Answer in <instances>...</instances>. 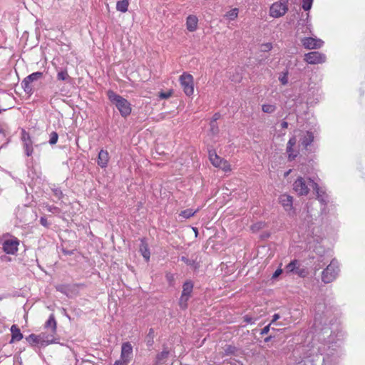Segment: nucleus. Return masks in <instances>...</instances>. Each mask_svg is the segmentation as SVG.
Returning a JSON list of instances; mask_svg holds the SVG:
<instances>
[{
    "mask_svg": "<svg viewBox=\"0 0 365 365\" xmlns=\"http://www.w3.org/2000/svg\"><path fill=\"white\" fill-rule=\"evenodd\" d=\"M271 339V336H267L264 339L265 342H268Z\"/></svg>",
    "mask_w": 365,
    "mask_h": 365,
    "instance_id": "nucleus-55",
    "label": "nucleus"
},
{
    "mask_svg": "<svg viewBox=\"0 0 365 365\" xmlns=\"http://www.w3.org/2000/svg\"><path fill=\"white\" fill-rule=\"evenodd\" d=\"M56 289L58 291L67 294V290L68 289V285H60V286H58L56 287Z\"/></svg>",
    "mask_w": 365,
    "mask_h": 365,
    "instance_id": "nucleus-40",
    "label": "nucleus"
},
{
    "mask_svg": "<svg viewBox=\"0 0 365 365\" xmlns=\"http://www.w3.org/2000/svg\"><path fill=\"white\" fill-rule=\"evenodd\" d=\"M295 273L300 277H305L307 274V272L305 269H299V267L297 269Z\"/></svg>",
    "mask_w": 365,
    "mask_h": 365,
    "instance_id": "nucleus-38",
    "label": "nucleus"
},
{
    "mask_svg": "<svg viewBox=\"0 0 365 365\" xmlns=\"http://www.w3.org/2000/svg\"><path fill=\"white\" fill-rule=\"evenodd\" d=\"M294 182L302 183V182H304V180L302 177H299V178H297V179L295 180Z\"/></svg>",
    "mask_w": 365,
    "mask_h": 365,
    "instance_id": "nucleus-52",
    "label": "nucleus"
},
{
    "mask_svg": "<svg viewBox=\"0 0 365 365\" xmlns=\"http://www.w3.org/2000/svg\"><path fill=\"white\" fill-rule=\"evenodd\" d=\"M153 334H154V330H153V329H152V328H151V329H150V330H149V333H148V335H152V336H153Z\"/></svg>",
    "mask_w": 365,
    "mask_h": 365,
    "instance_id": "nucleus-54",
    "label": "nucleus"
},
{
    "mask_svg": "<svg viewBox=\"0 0 365 365\" xmlns=\"http://www.w3.org/2000/svg\"><path fill=\"white\" fill-rule=\"evenodd\" d=\"M244 321L247 323H252V318L248 316L244 317Z\"/></svg>",
    "mask_w": 365,
    "mask_h": 365,
    "instance_id": "nucleus-47",
    "label": "nucleus"
},
{
    "mask_svg": "<svg viewBox=\"0 0 365 365\" xmlns=\"http://www.w3.org/2000/svg\"><path fill=\"white\" fill-rule=\"evenodd\" d=\"M302 46L307 49H317L322 46V40L317 38L306 37L301 41Z\"/></svg>",
    "mask_w": 365,
    "mask_h": 365,
    "instance_id": "nucleus-10",
    "label": "nucleus"
},
{
    "mask_svg": "<svg viewBox=\"0 0 365 365\" xmlns=\"http://www.w3.org/2000/svg\"><path fill=\"white\" fill-rule=\"evenodd\" d=\"M210 132L212 135H216L219 133V128L217 123L210 121Z\"/></svg>",
    "mask_w": 365,
    "mask_h": 365,
    "instance_id": "nucleus-32",
    "label": "nucleus"
},
{
    "mask_svg": "<svg viewBox=\"0 0 365 365\" xmlns=\"http://www.w3.org/2000/svg\"><path fill=\"white\" fill-rule=\"evenodd\" d=\"M199 208L195 210H193L192 209H187L181 211L179 215L184 219H189L190 217L194 216L197 212H199Z\"/></svg>",
    "mask_w": 365,
    "mask_h": 365,
    "instance_id": "nucleus-25",
    "label": "nucleus"
},
{
    "mask_svg": "<svg viewBox=\"0 0 365 365\" xmlns=\"http://www.w3.org/2000/svg\"><path fill=\"white\" fill-rule=\"evenodd\" d=\"M54 192H55V195H56L58 198H60V197H61V195H62V192H61V191H60V190H54Z\"/></svg>",
    "mask_w": 365,
    "mask_h": 365,
    "instance_id": "nucleus-50",
    "label": "nucleus"
},
{
    "mask_svg": "<svg viewBox=\"0 0 365 365\" xmlns=\"http://www.w3.org/2000/svg\"><path fill=\"white\" fill-rule=\"evenodd\" d=\"M181 261L185 262L186 264L192 267L195 269L198 267V264L195 260L190 259L186 257H182Z\"/></svg>",
    "mask_w": 365,
    "mask_h": 365,
    "instance_id": "nucleus-30",
    "label": "nucleus"
},
{
    "mask_svg": "<svg viewBox=\"0 0 365 365\" xmlns=\"http://www.w3.org/2000/svg\"><path fill=\"white\" fill-rule=\"evenodd\" d=\"M310 26L309 24L307 25L306 27H305V31L302 30V33H306L307 31H309V32H311V28H310Z\"/></svg>",
    "mask_w": 365,
    "mask_h": 365,
    "instance_id": "nucleus-51",
    "label": "nucleus"
},
{
    "mask_svg": "<svg viewBox=\"0 0 365 365\" xmlns=\"http://www.w3.org/2000/svg\"><path fill=\"white\" fill-rule=\"evenodd\" d=\"M83 286V284H75L73 285V287H82Z\"/></svg>",
    "mask_w": 365,
    "mask_h": 365,
    "instance_id": "nucleus-53",
    "label": "nucleus"
},
{
    "mask_svg": "<svg viewBox=\"0 0 365 365\" xmlns=\"http://www.w3.org/2000/svg\"><path fill=\"white\" fill-rule=\"evenodd\" d=\"M198 19L194 15H189L186 19V28L189 31L193 32L197 28Z\"/></svg>",
    "mask_w": 365,
    "mask_h": 365,
    "instance_id": "nucleus-14",
    "label": "nucleus"
},
{
    "mask_svg": "<svg viewBox=\"0 0 365 365\" xmlns=\"http://www.w3.org/2000/svg\"><path fill=\"white\" fill-rule=\"evenodd\" d=\"M279 81L282 83V85H286L288 83V73H284L282 76L279 77Z\"/></svg>",
    "mask_w": 365,
    "mask_h": 365,
    "instance_id": "nucleus-36",
    "label": "nucleus"
},
{
    "mask_svg": "<svg viewBox=\"0 0 365 365\" xmlns=\"http://www.w3.org/2000/svg\"><path fill=\"white\" fill-rule=\"evenodd\" d=\"M190 298V297L181 294L180 298L179 299V306L181 309L185 310L187 308V302Z\"/></svg>",
    "mask_w": 365,
    "mask_h": 365,
    "instance_id": "nucleus-28",
    "label": "nucleus"
},
{
    "mask_svg": "<svg viewBox=\"0 0 365 365\" xmlns=\"http://www.w3.org/2000/svg\"><path fill=\"white\" fill-rule=\"evenodd\" d=\"M107 96L109 101L115 105L122 117L126 118L131 113V105L125 98L111 90L107 91Z\"/></svg>",
    "mask_w": 365,
    "mask_h": 365,
    "instance_id": "nucleus-1",
    "label": "nucleus"
},
{
    "mask_svg": "<svg viewBox=\"0 0 365 365\" xmlns=\"http://www.w3.org/2000/svg\"><path fill=\"white\" fill-rule=\"evenodd\" d=\"M270 325H271V324H269L267 326L264 327L261 330L260 334L261 335L267 334L269 331Z\"/></svg>",
    "mask_w": 365,
    "mask_h": 365,
    "instance_id": "nucleus-42",
    "label": "nucleus"
},
{
    "mask_svg": "<svg viewBox=\"0 0 365 365\" xmlns=\"http://www.w3.org/2000/svg\"><path fill=\"white\" fill-rule=\"evenodd\" d=\"M220 118V113H215L213 117H212V119L211 121H214L215 123H216V121Z\"/></svg>",
    "mask_w": 365,
    "mask_h": 365,
    "instance_id": "nucleus-45",
    "label": "nucleus"
},
{
    "mask_svg": "<svg viewBox=\"0 0 365 365\" xmlns=\"http://www.w3.org/2000/svg\"><path fill=\"white\" fill-rule=\"evenodd\" d=\"M294 190L299 195H306L308 194L309 188L307 187V184H294Z\"/></svg>",
    "mask_w": 365,
    "mask_h": 365,
    "instance_id": "nucleus-19",
    "label": "nucleus"
},
{
    "mask_svg": "<svg viewBox=\"0 0 365 365\" xmlns=\"http://www.w3.org/2000/svg\"><path fill=\"white\" fill-rule=\"evenodd\" d=\"M128 6H129L128 0L118 1L117 4H116V9L118 11L125 13L128 11Z\"/></svg>",
    "mask_w": 365,
    "mask_h": 365,
    "instance_id": "nucleus-24",
    "label": "nucleus"
},
{
    "mask_svg": "<svg viewBox=\"0 0 365 365\" xmlns=\"http://www.w3.org/2000/svg\"><path fill=\"white\" fill-rule=\"evenodd\" d=\"M46 328H51V332L54 334L56 331V321L55 319L54 315L52 314L50 315L48 319L46 321L45 324Z\"/></svg>",
    "mask_w": 365,
    "mask_h": 365,
    "instance_id": "nucleus-20",
    "label": "nucleus"
},
{
    "mask_svg": "<svg viewBox=\"0 0 365 365\" xmlns=\"http://www.w3.org/2000/svg\"><path fill=\"white\" fill-rule=\"evenodd\" d=\"M43 73L40 71L34 72L29 76H28L26 78H25V82L26 83H31L34 81H37L42 78Z\"/></svg>",
    "mask_w": 365,
    "mask_h": 365,
    "instance_id": "nucleus-26",
    "label": "nucleus"
},
{
    "mask_svg": "<svg viewBox=\"0 0 365 365\" xmlns=\"http://www.w3.org/2000/svg\"><path fill=\"white\" fill-rule=\"evenodd\" d=\"M110 156L109 153L106 150H101L98 153V156L97 159V164L101 168H106L108 165V163L109 162Z\"/></svg>",
    "mask_w": 365,
    "mask_h": 365,
    "instance_id": "nucleus-12",
    "label": "nucleus"
},
{
    "mask_svg": "<svg viewBox=\"0 0 365 365\" xmlns=\"http://www.w3.org/2000/svg\"><path fill=\"white\" fill-rule=\"evenodd\" d=\"M11 339L10 340V344L14 343V341H19L23 339V334L21 332L20 329L17 325L13 324L11 327Z\"/></svg>",
    "mask_w": 365,
    "mask_h": 365,
    "instance_id": "nucleus-15",
    "label": "nucleus"
},
{
    "mask_svg": "<svg viewBox=\"0 0 365 365\" xmlns=\"http://www.w3.org/2000/svg\"><path fill=\"white\" fill-rule=\"evenodd\" d=\"M299 267V262L297 259L291 261L286 267L285 270L287 273H291L297 271Z\"/></svg>",
    "mask_w": 365,
    "mask_h": 365,
    "instance_id": "nucleus-22",
    "label": "nucleus"
},
{
    "mask_svg": "<svg viewBox=\"0 0 365 365\" xmlns=\"http://www.w3.org/2000/svg\"><path fill=\"white\" fill-rule=\"evenodd\" d=\"M288 0H279L272 4L269 9V16L273 18H279L288 11Z\"/></svg>",
    "mask_w": 365,
    "mask_h": 365,
    "instance_id": "nucleus-4",
    "label": "nucleus"
},
{
    "mask_svg": "<svg viewBox=\"0 0 365 365\" xmlns=\"http://www.w3.org/2000/svg\"><path fill=\"white\" fill-rule=\"evenodd\" d=\"M281 127L283 129H287L288 128V123L286 121H282L281 123Z\"/></svg>",
    "mask_w": 365,
    "mask_h": 365,
    "instance_id": "nucleus-48",
    "label": "nucleus"
},
{
    "mask_svg": "<svg viewBox=\"0 0 365 365\" xmlns=\"http://www.w3.org/2000/svg\"><path fill=\"white\" fill-rule=\"evenodd\" d=\"M179 81L185 94L190 96L194 93V78L193 76L184 72L179 78Z\"/></svg>",
    "mask_w": 365,
    "mask_h": 365,
    "instance_id": "nucleus-3",
    "label": "nucleus"
},
{
    "mask_svg": "<svg viewBox=\"0 0 365 365\" xmlns=\"http://www.w3.org/2000/svg\"><path fill=\"white\" fill-rule=\"evenodd\" d=\"M278 202L282 206L284 211L290 217L296 215L295 209L293 207V197L287 194H282L278 198Z\"/></svg>",
    "mask_w": 365,
    "mask_h": 365,
    "instance_id": "nucleus-5",
    "label": "nucleus"
},
{
    "mask_svg": "<svg viewBox=\"0 0 365 365\" xmlns=\"http://www.w3.org/2000/svg\"><path fill=\"white\" fill-rule=\"evenodd\" d=\"M299 30H300V28H299V27H298V29H297V31L299 32Z\"/></svg>",
    "mask_w": 365,
    "mask_h": 365,
    "instance_id": "nucleus-56",
    "label": "nucleus"
},
{
    "mask_svg": "<svg viewBox=\"0 0 365 365\" xmlns=\"http://www.w3.org/2000/svg\"><path fill=\"white\" fill-rule=\"evenodd\" d=\"M209 158L211 162V163L216 168H218L220 163L222 161L223 159H222L220 157H219L215 152H210L209 153Z\"/></svg>",
    "mask_w": 365,
    "mask_h": 365,
    "instance_id": "nucleus-23",
    "label": "nucleus"
},
{
    "mask_svg": "<svg viewBox=\"0 0 365 365\" xmlns=\"http://www.w3.org/2000/svg\"><path fill=\"white\" fill-rule=\"evenodd\" d=\"M19 240L16 237H12L4 240L2 249L8 255H16L19 250Z\"/></svg>",
    "mask_w": 365,
    "mask_h": 365,
    "instance_id": "nucleus-7",
    "label": "nucleus"
},
{
    "mask_svg": "<svg viewBox=\"0 0 365 365\" xmlns=\"http://www.w3.org/2000/svg\"><path fill=\"white\" fill-rule=\"evenodd\" d=\"M140 252L146 262H148L150 257V252L148 244L144 240L141 241Z\"/></svg>",
    "mask_w": 365,
    "mask_h": 365,
    "instance_id": "nucleus-18",
    "label": "nucleus"
},
{
    "mask_svg": "<svg viewBox=\"0 0 365 365\" xmlns=\"http://www.w3.org/2000/svg\"><path fill=\"white\" fill-rule=\"evenodd\" d=\"M169 351L164 349L156 356L155 361L153 365H163L164 364L168 358Z\"/></svg>",
    "mask_w": 365,
    "mask_h": 365,
    "instance_id": "nucleus-17",
    "label": "nucleus"
},
{
    "mask_svg": "<svg viewBox=\"0 0 365 365\" xmlns=\"http://www.w3.org/2000/svg\"><path fill=\"white\" fill-rule=\"evenodd\" d=\"M160 96L162 98H168L170 96V93H160Z\"/></svg>",
    "mask_w": 365,
    "mask_h": 365,
    "instance_id": "nucleus-46",
    "label": "nucleus"
},
{
    "mask_svg": "<svg viewBox=\"0 0 365 365\" xmlns=\"http://www.w3.org/2000/svg\"><path fill=\"white\" fill-rule=\"evenodd\" d=\"M262 110L264 113H272L276 110V106L272 104H264L262 107Z\"/></svg>",
    "mask_w": 365,
    "mask_h": 365,
    "instance_id": "nucleus-29",
    "label": "nucleus"
},
{
    "mask_svg": "<svg viewBox=\"0 0 365 365\" xmlns=\"http://www.w3.org/2000/svg\"><path fill=\"white\" fill-rule=\"evenodd\" d=\"M193 289V283L191 281H186L182 285V294L191 297Z\"/></svg>",
    "mask_w": 365,
    "mask_h": 365,
    "instance_id": "nucleus-21",
    "label": "nucleus"
},
{
    "mask_svg": "<svg viewBox=\"0 0 365 365\" xmlns=\"http://www.w3.org/2000/svg\"><path fill=\"white\" fill-rule=\"evenodd\" d=\"M26 339L32 345L40 344L41 346H44L53 342V336L51 335L50 337H48L44 333H41L38 335L31 334L27 337Z\"/></svg>",
    "mask_w": 365,
    "mask_h": 365,
    "instance_id": "nucleus-6",
    "label": "nucleus"
},
{
    "mask_svg": "<svg viewBox=\"0 0 365 365\" xmlns=\"http://www.w3.org/2000/svg\"><path fill=\"white\" fill-rule=\"evenodd\" d=\"M297 143V138L295 136L292 137L287 145V153L288 154V158L289 160H293L297 155V152H295L293 147Z\"/></svg>",
    "mask_w": 365,
    "mask_h": 365,
    "instance_id": "nucleus-13",
    "label": "nucleus"
},
{
    "mask_svg": "<svg viewBox=\"0 0 365 365\" xmlns=\"http://www.w3.org/2000/svg\"><path fill=\"white\" fill-rule=\"evenodd\" d=\"M133 356V346L130 342L123 343L121 346L120 359L130 361Z\"/></svg>",
    "mask_w": 365,
    "mask_h": 365,
    "instance_id": "nucleus-11",
    "label": "nucleus"
},
{
    "mask_svg": "<svg viewBox=\"0 0 365 365\" xmlns=\"http://www.w3.org/2000/svg\"><path fill=\"white\" fill-rule=\"evenodd\" d=\"M21 139L23 143V148L26 155H32L34 153V141L31 140L29 133L22 130Z\"/></svg>",
    "mask_w": 365,
    "mask_h": 365,
    "instance_id": "nucleus-8",
    "label": "nucleus"
},
{
    "mask_svg": "<svg viewBox=\"0 0 365 365\" xmlns=\"http://www.w3.org/2000/svg\"><path fill=\"white\" fill-rule=\"evenodd\" d=\"M239 9L234 8L225 14V17L230 21H234L238 17Z\"/></svg>",
    "mask_w": 365,
    "mask_h": 365,
    "instance_id": "nucleus-27",
    "label": "nucleus"
},
{
    "mask_svg": "<svg viewBox=\"0 0 365 365\" xmlns=\"http://www.w3.org/2000/svg\"><path fill=\"white\" fill-rule=\"evenodd\" d=\"M58 133L56 132H52L51 134H50V140H49V143L51 145H54L57 143L58 141Z\"/></svg>",
    "mask_w": 365,
    "mask_h": 365,
    "instance_id": "nucleus-35",
    "label": "nucleus"
},
{
    "mask_svg": "<svg viewBox=\"0 0 365 365\" xmlns=\"http://www.w3.org/2000/svg\"><path fill=\"white\" fill-rule=\"evenodd\" d=\"M313 0H302V9L304 11H309L312 6Z\"/></svg>",
    "mask_w": 365,
    "mask_h": 365,
    "instance_id": "nucleus-34",
    "label": "nucleus"
},
{
    "mask_svg": "<svg viewBox=\"0 0 365 365\" xmlns=\"http://www.w3.org/2000/svg\"><path fill=\"white\" fill-rule=\"evenodd\" d=\"M282 273V269L281 268H278L273 274L272 278L278 277Z\"/></svg>",
    "mask_w": 365,
    "mask_h": 365,
    "instance_id": "nucleus-43",
    "label": "nucleus"
},
{
    "mask_svg": "<svg viewBox=\"0 0 365 365\" xmlns=\"http://www.w3.org/2000/svg\"><path fill=\"white\" fill-rule=\"evenodd\" d=\"M304 61L309 64L322 63L326 61V56L318 51H312L304 55Z\"/></svg>",
    "mask_w": 365,
    "mask_h": 365,
    "instance_id": "nucleus-9",
    "label": "nucleus"
},
{
    "mask_svg": "<svg viewBox=\"0 0 365 365\" xmlns=\"http://www.w3.org/2000/svg\"><path fill=\"white\" fill-rule=\"evenodd\" d=\"M219 168L222 169V170L227 172L231 170L230 163L225 160H222V161L220 163V165L218 166Z\"/></svg>",
    "mask_w": 365,
    "mask_h": 365,
    "instance_id": "nucleus-33",
    "label": "nucleus"
},
{
    "mask_svg": "<svg viewBox=\"0 0 365 365\" xmlns=\"http://www.w3.org/2000/svg\"><path fill=\"white\" fill-rule=\"evenodd\" d=\"M69 75L68 74V72L66 70H61V71L58 72L57 74V79L59 81H67L69 79Z\"/></svg>",
    "mask_w": 365,
    "mask_h": 365,
    "instance_id": "nucleus-31",
    "label": "nucleus"
},
{
    "mask_svg": "<svg viewBox=\"0 0 365 365\" xmlns=\"http://www.w3.org/2000/svg\"><path fill=\"white\" fill-rule=\"evenodd\" d=\"M40 222L41 223L42 225L43 226H47V220L46 219L43 218V217H41V220H40Z\"/></svg>",
    "mask_w": 365,
    "mask_h": 365,
    "instance_id": "nucleus-49",
    "label": "nucleus"
},
{
    "mask_svg": "<svg viewBox=\"0 0 365 365\" xmlns=\"http://www.w3.org/2000/svg\"><path fill=\"white\" fill-rule=\"evenodd\" d=\"M280 318V316L279 314H274L272 317V320L271 322V324L275 322L277 320H278Z\"/></svg>",
    "mask_w": 365,
    "mask_h": 365,
    "instance_id": "nucleus-44",
    "label": "nucleus"
},
{
    "mask_svg": "<svg viewBox=\"0 0 365 365\" xmlns=\"http://www.w3.org/2000/svg\"><path fill=\"white\" fill-rule=\"evenodd\" d=\"M129 362L130 361L125 359H120L119 360H117L113 365H128Z\"/></svg>",
    "mask_w": 365,
    "mask_h": 365,
    "instance_id": "nucleus-41",
    "label": "nucleus"
},
{
    "mask_svg": "<svg viewBox=\"0 0 365 365\" xmlns=\"http://www.w3.org/2000/svg\"><path fill=\"white\" fill-rule=\"evenodd\" d=\"M21 84L25 91L30 92L32 90V88L30 86L31 83H26L25 78L23 80Z\"/></svg>",
    "mask_w": 365,
    "mask_h": 365,
    "instance_id": "nucleus-39",
    "label": "nucleus"
},
{
    "mask_svg": "<svg viewBox=\"0 0 365 365\" xmlns=\"http://www.w3.org/2000/svg\"><path fill=\"white\" fill-rule=\"evenodd\" d=\"M272 48L271 43H264L261 46V50L264 52L269 51Z\"/></svg>",
    "mask_w": 365,
    "mask_h": 365,
    "instance_id": "nucleus-37",
    "label": "nucleus"
},
{
    "mask_svg": "<svg viewBox=\"0 0 365 365\" xmlns=\"http://www.w3.org/2000/svg\"><path fill=\"white\" fill-rule=\"evenodd\" d=\"M301 143L304 147V148H307V146L312 144V143L314 141V134L312 132L310 131H306L303 133L302 137H301Z\"/></svg>",
    "mask_w": 365,
    "mask_h": 365,
    "instance_id": "nucleus-16",
    "label": "nucleus"
},
{
    "mask_svg": "<svg viewBox=\"0 0 365 365\" xmlns=\"http://www.w3.org/2000/svg\"><path fill=\"white\" fill-rule=\"evenodd\" d=\"M338 272V262L336 260H332L326 267V269L322 272V280L324 283H330L336 279Z\"/></svg>",
    "mask_w": 365,
    "mask_h": 365,
    "instance_id": "nucleus-2",
    "label": "nucleus"
}]
</instances>
